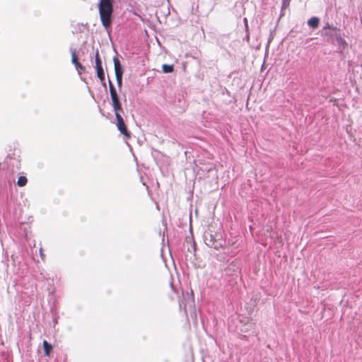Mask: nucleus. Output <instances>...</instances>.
Returning <instances> with one entry per match:
<instances>
[{
  "label": "nucleus",
  "instance_id": "obj_1",
  "mask_svg": "<svg viewBox=\"0 0 362 362\" xmlns=\"http://www.w3.org/2000/svg\"><path fill=\"white\" fill-rule=\"evenodd\" d=\"M98 8L101 23L107 29L112 23L113 0H100Z\"/></svg>",
  "mask_w": 362,
  "mask_h": 362
},
{
  "label": "nucleus",
  "instance_id": "obj_2",
  "mask_svg": "<svg viewBox=\"0 0 362 362\" xmlns=\"http://www.w3.org/2000/svg\"><path fill=\"white\" fill-rule=\"evenodd\" d=\"M115 117L117 120V127L122 134H123L127 139H130L132 134L128 131L127 127L124 123V121L120 114V112L115 113Z\"/></svg>",
  "mask_w": 362,
  "mask_h": 362
},
{
  "label": "nucleus",
  "instance_id": "obj_3",
  "mask_svg": "<svg viewBox=\"0 0 362 362\" xmlns=\"http://www.w3.org/2000/svg\"><path fill=\"white\" fill-rule=\"evenodd\" d=\"M113 62L117 83L118 86L120 88L122 84L123 69L119 59L117 57L113 58Z\"/></svg>",
  "mask_w": 362,
  "mask_h": 362
},
{
  "label": "nucleus",
  "instance_id": "obj_4",
  "mask_svg": "<svg viewBox=\"0 0 362 362\" xmlns=\"http://www.w3.org/2000/svg\"><path fill=\"white\" fill-rule=\"evenodd\" d=\"M95 69H96V71H97V76L99 78V79L100 80V81L103 83L104 86H105V83H104L105 74H104L103 69L102 66V62H101L98 51H97L95 53Z\"/></svg>",
  "mask_w": 362,
  "mask_h": 362
},
{
  "label": "nucleus",
  "instance_id": "obj_5",
  "mask_svg": "<svg viewBox=\"0 0 362 362\" xmlns=\"http://www.w3.org/2000/svg\"><path fill=\"white\" fill-rule=\"evenodd\" d=\"M112 102V107L115 113L117 112H123V110L122 107L121 103L119 101V97L115 98H111Z\"/></svg>",
  "mask_w": 362,
  "mask_h": 362
},
{
  "label": "nucleus",
  "instance_id": "obj_6",
  "mask_svg": "<svg viewBox=\"0 0 362 362\" xmlns=\"http://www.w3.org/2000/svg\"><path fill=\"white\" fill-rule=\"evenodd\" d=\"M42 346L44 349V355L45 356H49L53 349L52 346L50 344H49L46 340L43 341Z\"/></svg>",
  "mask_w": 362,
  "mask_h": 362
},
{
  "label": "nucleus",
  "instance_id": "obj_7",
  "mask_svg": "<svg viewBox=\"0 0 362 362\" xmlns=\"http://www.w3.org/2000/svg\"><path fill=\"white\" fill-rule=\"evenodd\" d=\"M319 18H317V17H312L311 18H310L308 21V24L310 27L313 28H316L318 27L319 25Z\"/></svg>",
  "mask_w": 362,
  "mask_h": 362
},
{
  "label": "nucleus",
  "instance_id": "obj_8",
  "mask_svg": "<svg viewBox=\"0 0 362 362\" xmlns=\"http://www.w3.org/2000/svg\"><path fill=\"white\" fill-rule=\"evenodd\" d=\"M109 88H110V93L111 98H118V95L117 93L116 89L111 81H109Z\"/></svg>",
  "mask_w": 362,
  "mask_h": 362
},
{
  "label": "nucleus",
  "instance_id": "obj_9",
  "mask_svg": "<svg viewBox=\"0 0 362 362\" xmlns=\"http://www.w3.org/2000/svg\"><path fill=\"white\" fill-rule=\"evenodd\" d=\"M109 88H110V93L111 98H118V95L117 93L116 89L111 81H109Z\"/></svg>",
  "mask_w": 362,
  "mask_h": 362
},
{
  "label": "nucleus",
  "instance_id": "obj_10",
  "mask_svg": "<svg viewBox=\"0 0 362 362\" xmlns=\"http://www.w3.org/2000/svg\"><path fill=\"white\" fill-rule=\"evenodd\" d=\"M28 182V179L25 176H20L17 181V185L19 187H24Z\"/></svg>",
  "mask_w": 362,
  "mask_h": 362
},
{
  "label": "nucleus",
  "instance_id": "obj_11",
  "mask_svg": "<svg viewBox=\"0 0 362 362\" xmlns=\"http://www.w3.org/2000/svg\"><path fill=\"white\" fill-rule=\"evenodd\" d=\"M162 70L164 73H172L174 71L173 65L163 64Z\"/></svg>",
  "mask_w": 362,
  "mask_h": 362
},
{
  "label": "nucleus",
  "instance_id": "obj_12",
  "mask_svg": "<svg viewBox=\"0 0 362 362\" xmlns=\"http://www.w3.org/2000/svg\"><path fill=\"white\" fill-rule=\"evenodd\" d=\"M71 61H72V63L76 65L77 63H78L79 62L78 61V57H77V54L76 53L75 51H73L71 52Z\"/></svg>",
  "mask_w": 362,
  "mask_h": 362
},
{
  "label": "nucleus",
  "instance_id": "obj_13",
  "mask_svg": "<svg viewBox=\"0 0 362 362\" xmlns=\"http://www.w3.org/2000/svg\"><path fill=\"white\" fill-rule=\"evenodd\" d=\"M291 0H282V9H286L288 7Z\"/></svg>",
  "mask_w": 362,
  "mask_h": 362
},
{
  "label": "nucleus",
  "instance_id": "obj_14",
  "mask_svg": "<svg viewBox=\"0 0 362 362\" xmlns=\"http://www.w3.org/2000/svg\"><path fill=\"white\" fill-rule=\"evenodd\" d=\"M76 68L77 69H79L81 70V71H85V67L80 63H77L76 65H75Z\"/></svg>",
  "mask_w": 362,
  "mask_h": 362
},
{
  "label": "nucleus",
  "instance_id": "obj_15",
  "mask_svg": "<svg viewBox=\"0 0 362 362\" xmlns=\"http://www.w3.org/2000/svg\"><path fill=\"white\" fill-rule=\"evenodd\" d=\"M40 257H41L42 260L45 261V255L43 252L42 248H40Z\"/></svg>",
  "mask_w": 362,
  "mask_h": 362
},
{
  "label": "nucleus",
  "instance_id": "obj_16",
  "mask_svg": "<svg viewBox=\"0 0 362 362\" xmlns=\"http://www.w3.org/2000/svg\"><path fill=\"white\" fill-rule=\"evenodd\" d=\"M339 42H345L344 40L341 37H339Z\"/></svg>",
  "mask_w": 362,
  "mask_h": 362
}]
</instances>
